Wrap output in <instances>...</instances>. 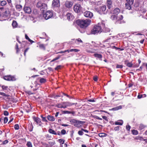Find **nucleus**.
Listing matches in <instances>:
<instances>
[{
  "mask_svg": "<svg viewBox=\"0 0 147 147\" xmlns=\"http://www.w3.org/2000/svg\"><path fill=\"white\" fill-rule=\"evenodd\" d=\"M91 22V20L90 19H86V20H78L76 21V24L79 25L80 27V28L79 29L81 33H84V30H83L81 31L82 28H85L87 27L90 24Z\"/></svg>",
  "mask_w": 147,
  "mask_h": 147,
  "instance_id": "obj_1",
  "label": "nucleus"
},
{
  "mask_svg": "<svg viewBox=\"0 0 147 147\" xmlns=\"http://www.w3.org/2000/svg\"><path fill=\"white\" fill-rule=\"evenodd\" d=\"M37 7L40 8V10L42 12H44L47 9V6L46 4L42 3L40 2H38L36 4Z\"/></svg>",
  "mask_w": 147,
  "mask_h": 147,
  "instance_id": "obj_2",
  "label": "nucleus"
},
{
  "mask_svg": "<svg viewBox=\"0 0 147 147\" xmlns=\"http://www.w3.org/2000/svg\"><path fill=\"white\" fill-rule=\"evenodd\" d=\"M101 32V27L99 26H95L91 31V33L92 34H95Z\"/></svg>",
  "mask_w": 147,
  "mask_h": 147,
  "instance_id": "obj_3",
  "label": "nucleus"
},
{
  "mask_svg": "<svg viewBox=\"0 0 147 147\" xmlns=\"http://www.w3.org/2000/svg\"><path fill=\"white\" fill-rule=\"evenodd\" d=\"M43 17L46 20H48L51 18L53 16V12L52 11H48L45 13L43 14Z\"/></svg>",
  "mask_w": 147,
  "mask_h": 147,
  "instance_id": "obj_4",
  "label": "nucleus"
},
{
  "mask_svg": "<svg viewBox=\"0 0 147 147\" xmlns=\"http://www.w3.org/2000/svg\"><path fill=\"white\" fill-rule=\"evenodd\" d=\"M99 13L100 14H105L107 12L106 7V6L104 5L100 6L99 8Z\"/></svg>",
  "mask_w": 147,
  "mask_h": 147,
  "instance_id": "obj_5",
  "label": "nucleus"
},
{
  "mask_svg": "<svg viewBox=\"0 0 147 147\" xmlns=\"http://www.w3.org/2000/svg\"><path fill=\"white\" fill-rule=\"evenodd\" d=\"M81 7L80 5L76 4L75 5L74 7V10L76 13L79 12L81 10Z\"/></svg>",
  "mask_w": 147,
  "mask_h": 147,
  "instance_id": "obj_6",
  "label": "nucleus"
},
{
  "mask_svg": "<svg viewBox=\"0 0 147 147\" xmlns=\"http://www.w3.org/2000/svg\"><path fill=\"white\" fill-rule=\"evenodd\" d=\"M60 5L59 0H53L52 1V6L53 7H59L60 6Z\"/></svg>",
  "mask_w": 147,
  "mask_h": 147,
  "instance_id": "obj_7",
  "label": "nucleus"
},
{
  "mask_svg": "<svg viewBox=\"0 0 147 147\" xmlns=\"http://www.w3.org/2000/svg\"><path fill=\"white\" fill-rule=\"evenodd\" d=\"M4 79L8 81H15L16 80L15 78L11 75H8L4 77Z\"/></svg>",
  "mask_w": 147,
  "mask_h": 147,
  "instance_id": "obj_8",
  "label": "nucleus"
},
{
  "mask_svg": "<svg viewBox=\"0 0 147 147\" xmlns=\"http://www.w3.org/2000/svg\"><path fill=\"white\" fill-rule=\"evenodd\" d=\"M84 15L86 17L91 18L93 16V14L90 11H86L84 13Z\"/></svg>",
  "mask_w": 147,
  "mask_h": 147,
  "instance_id": "obj_9",
  "label": "nucleus"
},
{
  "mask_svg": "<svg viewBox=\"0 0 147 147\" xmlns=\"http://www.w3.org/2000/svg\"><path fill=\"white\" fill-rule=\"evenodd\" d=\"M23 10L26 13H30L32 11L30 7L25 5L24 7Z\"/></svg>",
  "mask_w": 147,
  "mask_h": 147,
  "instance_id": "obj_10",
  "label": "nucleus"
},
{
  "mask_svg": "<svg viewBox=\"0 0 147 147\" xmlns=\"http://www.w3.org/2000/svg\"><path fill=\"white\" fill-rule=\"evenodd\" d=\"M107 5L108 8L109 9L112 8L113 7L112 1L111 0H107Z\"/></svg>",
  "mask_w": 147,
  "mask_h": 147,
  "instance_id": "obj_11",
  "label": "nucleus"
},
{
  "mask_svg": "<svg viewBox=\"0 0 147 147\" xmlns=\"http://www.w3.org/2000/svg\"><path fill=\"white\" fill-rule=\"evenodd\" d=\"M85 123V121L76 120V123L74 124V125L75 127H79L81 124H84Z\"/></svg>",
  "mask_w": 147,
  "mask_h": 147,
  "instance_id": "obj_12",
  "label": "nucleus"
},
{
  "mask_svg": "<svg viewBox=\"0 0 147 147\" xmlns=\"http://www.w3.org/2000/svg\"><path fill=\"white\" fill-rule=\"evenodd\" d=\"M65 5L66 7L69 8L72 6L73 3L71 2L66 1L65 2Z\"/></svg>",
  "mask_w": 147,
  "mask_h": 147,
  "instance_id": "obj_13",
  "label": "nucleus"
},
{
  "mask_svg": "<svg viewBox=\"0 0 147 147\" xmlns=\"http://www.w3.org/2000/svg\"><path fill=\"white\" fill-rule=\"evenodd\" d=\"M125 64L127 66L131 67L133 66V64L131 62H129L128 60H126L124 61Z\"/></svg>",
  "mask_w": 147,
  "mask_h": 147,
  "instance_id": "obj_14",
  "label": "nucleus"
},
{
  "mask_svg": "<svg viewBox=\"0 0 147 147\" xmlns=\"http://www.w3.org/2000/svg\"><path fill=\"white\" fill-rule=\"evenodd\" d=\"M66 16L67 20H71L74 18V16L70 13H68L66 14Z\"/></svg>",
  "mask_w": 147,
  "mask_h": 147,
  "instance_id": "obj_15",
  "label": "nucleus"
},
{
  "mask_svg": "<svg viewBox=\"0 0 147 147\" xmlns=\"http://www.w3.org/2000/svg\"><path fill=\"white\" fill-rule=\"evenodd\" d=\"M15 7L17 10L18 11H21L22 9V6L19 4H16L15 5Z\"/></svg>",
  "mask_w": 147,
  "mask_h": 147,
  "instance_id": "obj_16",
  "label": "nucleus"
},
{
  "mask_svg": "<svg viewBox=\"0 0 147 147\" xmlns=\"http://www.w3.org/2000/svg\"><path fill=\"white\" fill-rule=\"evenodd\" d=\"M33 119L37 124H38L39 123H40L41 121L40 119L38 117H33Z\"/></svg>",
  "mask_w": 147,
  "mask_h": 147,
  "instance_id": "obj_17",
  "label": "nucleus"
},
{
  "mask_svg": "<svg viewBox=\"0 0 147 147\" xmlns=\"http://www.w3.org/2000/svg\"><path fill=\"white\" fill-rule=\"evenodd\" d=\"M47 118L48 120L51 121H54L55 120L54 117L50 115H48L47 116Z\"/></svg>",
  "mask_w": 147,
  "mask_h": 147,
  "instance_id": "obj_18",
  "label": "nucleus"
},
{
  "mask_svg": "<svg viewBox=\"0 0 147 147\" xmlns=\"http://www.w3.org/2000/svg\"><path fill=\"white\" fill-rule=\"evenodd\" d=\"M132 5V4H130L129 3H128L127 2L125 4V8L128 10H130L131 8V6Z\"/></svg>",
  "mask_w": 147,
  "mask_h": 147,
  "instance_id": "obj_19",
  "label": "nucleus"
},
{
  "mask_svg": "<svg viewBox=\"0 0 147 147\" xmlns=\"http://www.w3.org/2000/svg\"><path fill=\"white\" fill-rule=\"evenodd\" d=\"M12 25L13 28H15L17 27L18 24L16 21L14 20L12 22Z\"/></svg>",
  "mask_w": 147,
  "mask_h": 147,
  "instance_id": "obj_20",
  "label": "nucleus"
},
{
  "mask_svg": "<svg viewBox=\"0 0 147 147\" xmlns=\"http://www.w3.org/2000/svg\"><path fill=\"white\" fill-rule=\"evenodd\" d=\"M122 108V106L121 105L116 107H115L112 108L111 110L113 111H117Z\"/></svg>",
  "mask_w": 147,
  "mask_h": 147,
  "instance_id": "obj_21",
  "label": "nucleus"
},
{
  "mask_svg": "<svg viewBox=\"0 0 147 147\" xmlns=\"http://www.w3.org/2000/svg\"><path fill=\"white\" fill-rule=\"evenodd\" d=\"M120 9L118 8H116L113 10V13L117 15L119 13Z\"/></svg>",
  "mask_w": 147,
  "mask_h": 147,
  "instance_id": "obj_22",
  "label": "nucleus"
},
{
  "mask_svg": "<svg viewBox=\"0 0 147 147\" xmlns=\"http://www.w3.org/2000/svg\"><path fill=\"white\" fill-rule=\"evenodd\" d=\"M49 132L51 134H55V135H57V134L56 132L53 130L51 129H50L49 130Z\"/></svg>",
  "mask_w": 147,
  "mask_h": 147,
  "instance_id": "obj_23",
  "label": "nucleus"
},
{
  "mask_svg": "<svg viewBox=\"0 0 147 147\" xmlns=\"http://www.w3.org/2000/svg\"><path fill=\"white\" fill-rule=\"evenodd\" d=\"M94 55L95 57H97L99 59H101L102 57V55L101 54L97 53L94 54Z\"/></svg>",
  "mask_w": 147,
  "mask_h": 147,
  "instance_id": "obj_24",
  "label": "nucleus"
},
{
  "mask_svg": "<svg viewBox=\"0 0 147 147\" xmlns=\"http://www.w3.org/2000/svg\"><path fill=\"white\" fill-rule=\"evenodd\" d=\"M25 37L26 39L28 40V41L30 42L31 44H32V43L34 42L32 40H31L26 34L25 35Z\"/></svg>",
  "mask_w": 147,
  "mask_h": 147,
  "instance_id": "obj_25",
  "label": "nucleus"
},
{
  "mask_svg": "<svg viewBox=\"0 0 147 147\" xmlns=\"http://www.w3.org/2000/svg\"><path fill=\"white\" fill-rule=\"evenodd\" d=\"M99 136L100 137H105L107 136V134L105 133H99L98 134Z\"/></svg>",
  "mask_w": 147,
  "mask_h": 147,
  "instance_id": "obj_26",
  "label": "nucleus"
},
{
  "mask_svg": "<svg viewBox=\"0 0 147 147\" xmlns=\"http://www.w3.org/2000/svg\"><path fill=\"white\" fill-rule=\"evenodd\" d=\"M145 126L144 125L142 124H141L139 126V129L140 130H142L145 127Z\"/></svg>",
  "mask_w": 147,
  "mask_h": 147,
  "instance_id": "obj_27",
  "label": "nucleus"
},
{
  "mask_svg": "<svg viewBox=\"0 0 147 147\" xmlns=\"http://www.w3.org/2000/svg\"><path fill=\"white\" fill-rule=\"evenodd\" d=\"M46 79L43 78H41L40 80V82L41 83H44L46 82Z\"/></svg>",
  "mask_w": 147,
  "mask_h": 147,
  "instance_id": "obj_28",
  "label": "nucleus"
},
{
  "mask_svg": "<svg viewBox=\"0 0 147 147\" xmlns=\"http://www.w3.org/2000/svg\"><path fill=\"white\" fill-rule=\"evenodd\" d=\"M121 122H118L117 121L115 122V125H122L123 123V122L122 120H121L120 121Z\"/></svg>",
  "mask_w": 147,
  "mask_h": 147,
  "instance_id": "obj_29",
  "label": "nucleus"
},
{
  "mask_svg": "<svg viewBox=\"0 0 147 147\" xmlns=\"http://www.w3.org/2000/svg\"><path fill=\"white\" fill-rule=\"evenodd\" d=\"M48 143L51 146H52L55 144V141L49 142Z\"/></svg>",
  "mask_w": 147,
  "mask_h": 147,
  "instance_id": "obj_30",
  "label": "nucleus"
},
{
  "mask_svg": "<svg viewBox=\"0 0 147 147\" xmlns=\"http://www.w3.org/2000/svg\"><path fill=\"white\" fill-rule=\"evenodd\" d=\"M58 141L61 144H63L65 142V140L63 139H59L58 140Z\"/></svg>",
  "mask_w": 147,
  "mask_h": 147,
  "instance_id": "obj_31",
  "label": "nucleus"
},
{
  "mask_svg": "<svg viewBox=\"0 0 147 147\" xmlns=\"http://www.w3.org/2000/svg\"><path fill=\"white\" fill-rule=\"evenodd\" d=\"M111 19L112 20H115L117 19V16L116 15H112L111 16Z\"/></svg>",
  "mask_w": 147,
  "mask_h": 147,
  "instance_id": "obj_32",
  "label": "nucleus"
},
{
  "mask_svg": "<svg viewBox=\"0 0 147 147\" xmlns=\"http://www.w3.org/2000/svg\"><path fill=\"white\" fill-rule=\"evenodd\" d=\"M132 132L133 134L135 135H137L138 134V131L137 130L134 129L132 130Z\"/></svg>",
  "mask_w": 147,
  "mask_h": 147,
  "instance_id": "obj_33",
  "label": "nucleus"
},
{
  "mask_svg": "<svg viewBox=\"0 0 147 147\" xmlns=\"http://www.w3.org/2000/svg\"><path fill=\"white\" fill-rule=\"evenodd\" d=\"M65 104H66L67 107H68L72 105H74L75 104L74 103H71L69 102H65Z\"/></svg>",
  "mask_w": 147,
  "mask_h": 147,
  "instance_id": "obj_34",
  "label": "nucleus"
},
{
  "mask_svg": "<svg viewBox=\"0 0 147 147\" xmlns=\"http://www.w3.org/2000/svg\"><path fill=\"white\" fill-rule=\"evenodd\" d=\"M39 47L40 49L43 50H45V47L43 44L40 45L39 46Z\"/></svg>",
  "mask_w": 147,
  "mask_h": 147,
  "instance_id": "obj_35",
  "label": "nucleus"
},
{
  "mask_svg": "<svg viewBox=\"0 0 147 147\" xmlns=\"http://www.w3.org/2000/svg\"><path fill=\"white\" fill-rule=\"evenodd\" d=\"M76 120L74 119H71L70 120V122L71 123V124H73L74 123L75 124Z\"/></svg>",
  "mask_w": 147,
  "mask_h": 147,
  "instance_id": "obj_36",
  "label": "nucleus"
},
{
  "mask_svg": "<svg viewBox=\"0 0 147 147\" xmlns=\"http://www.w3.org/2000/svg\"><path fill=\"white\" fill-rule=\"evenodd\" d=\"M26 145L28 147H32V146L31 143L30 142H27Z\"/></svg>",
  "mask_w": 147,
  "mask_h": 147,
  "instance_id": "obj_37",
  "label": "nucleus"
},
{
  "mask_svg": "<svg viewBox=\"0 0 147 147\" xmlns=\"http://www.w3.org/2000/svg\"><path fill=\"white\" fill-rule=\"evenodd\" d=\"M41 117L42 118V120L43 121L46 122H48L47 120L46 119V117H43L42 115H41Z\"/></svg>",
  "mask_w": 147,
  "mask_h": 147,
  "instance_id": "obj_38",
  "label": "nucleus"
},
{
  "mask_svg": "<svg viewBox=\"0 0 147 147\" xmlns=\"http://www.w3.org/2000/svg\"><path fill=\"white\" fill-rule=\"evenodd\" d=\"M79 50L77 49H72L69 50L70 52L74 51L75 52H77L79 51Z\"/></svg>",
  "mask_w": 147,
  "mask_h": 147,
  "instance_id": "obj_39",
  "label": "nucleus"
},
{
  "mask_svg": "<svg viewBox=\"0 0 147 147\" xmlns=\"http://www.w3.org/2000/svg\"><path fill=\"white\" fill-rule=\"evenodd\" d=\"M126 1L127 3L130 4H133L134 2V0H126Z\"/></svg>",
  "mask_w": 147,
  "mask_h": 147,
  "instance_id": "obj_40",
  "label": "nucleus"
},
{
  "mask_svg": "<svg viewBox=\"0 0 147 147\" xmlns=\"http://www.w3.org/2000/svg\"><path fill=\"white\" fill-rule=\"evenodd\" d=\"M3 90H7L8 88V87L7 86L3 85L1 86Z\"/></svg>",
  "mask_w": 147,
  "mask_h": 147,
  "instance_id": "obj_41",
  "label": "nucleus"
},
{
  "mask_svg": "<svg viewBox=\"0 0 147 147\" xmlns=\"http://www.w3.org/2000/svg\"><path fill=\"white\" fill-rule=\"evenodd\" d=\"M95 51V50L94 49H90L87 51L88 52L91 53H94Z\"/></svg>",
  "mask_w": 147,
  "mask_h": 147,
  "instance_id": "obj_42",
  "label": "nucleus"
},
{
  "mask_svg": "<svg viewBox=\"0 0 147 147\" xmlns=\"http://www.w3.org/2000/svg\"><path fill=\"white\" fill-rule=\"evenodd\" d=\"M6 4V1H2L1 2V5L2 6H4Z\"/></svg>",
  "mask_w": 147,
  "mask_h": 147,
  "instance_id": "obj_43",
  "label": "nucleus"
},
{
  "mask_svg": "<svg viewBox=\"0 0 147 147\" xmlns=\"http://www.w3.org/2000/svg\"><path fill=\"white\" fill-rule=\"evenodd\" d=\"M14 128L16 130L18 129L19 128L18 125V124H15L14 126Z\"/></svg>",
  "mask_w": 147,
  "mask_h": 147,
  "instance_id": "obj_44",
  "label": "nucleus"
},
{
  "mask_svg": "<svg viewBox=\"0 0 147 147\" xmlns=\"http://www.w3.org/2000/svg\"><path fill=\"white\" fill-rule=\"evenodd\" d=\"M105 32H109L110 31V29L107 28H103Z\"/></svg>",
  "mask_w": 147,
  "mask_h": 147,
  "instance_id": "obj_45",
  "label": "nucleus"
},
{
  "mask_svg": "<svg viewBox=\"0 0 147 147\" xmlns=\"http://www.w3.org/2000/svg\"><path fill=\"white\" fill-rule=\"evenodd\" d=\"M83 131H82V130L79 131L78 132V134L80 136L84 134V133L83 132Z\"/></svg>",
  "mask_w": 147,
  "mask_h": 147,
  "instance_id": "obj_46",
  "label": "nucleus"
},
{
  "mask_svg": "<svg viewBox=\"0 0 147 147\" xmlns=\"http://www.w3.org/2000/svg\"><path fill=\"white\" fill-rule=\"evenodd\" d=\"M60 58V56H59L57 57H56L55 58L53 59L52 61H51V62H53L55 60H58Z\"/></svg>",
  "mask_w": 147,
  "mask_h": 147,
  "instance_id": "obj_47",
  "label": "nucleus"
},
{
  "mask_svg": "<svg viewBox=\"0 0 147 147\" xmlns=\"http://www.w3.org/2000/svg\"><path fill=\"white\" fill-rule=\"evenodd\" d=\"M8 119L7 117H5L4 118V123H6L7 122Z\"/></svg>",
  "mask_w": 147,
  "mask_h": 147,
  "instance_id": "obj_48",
  "label": "nucleus"
},
{
  "mask_svg": "<svg viewBox=\"0 0 147 147\" xmlns=\"http://www.w3.org/2000/svg\"><path fill=\"white\" fill-rule=\"evenodd\" d=\"M120 127L119 126H117V127H115L114 128V130L115 131H118L119 130V128Z\"/></svg>",
  "mask_w": 147,
  "mask_h": 147,
  "instance_id": "obj_49",
  "label": "nucleus"
},
{
  "mask_svg": "<svg viewBox=\"0 0 147 147\" xmlns=\"http://www.w3.org/2000/svg\"><path fill=\"white\" fill-rule=\"evenodd\" d=\"M62 66L61 65H58L56 68H55V69L56 70H58L59 69H60Z\"/></svg>",
  "mask_w": 147,
  "mask_h": 147,
  "instance_id": "obj_50",
  "label": "nucleus"
},
{
  "mask_svg": "<svg viewBox=\"0 0 147 147\" xmlns=\"http://www.w3.org/2000/svg\"><path fill=\"white\" fill-rule=\"evenodd\" d=\"M123 17L122 15H121L119 17V18L118 20V22H119V20H122L123 19Z\"/></svg>",
  "mask_w": 147,
  "mask_h": 147,
  "instance_id": "obj_51",
  "label": "nucleus"
},
{
  "mask_svg": "<svg viewBox=\"0 0 147 147\" xmlns=\"http://www.w3.org/2000/svg\"><path fill=\"white\" fill-rule=\"evenodd\" d=\"M123 67V66L122 65H117L116 66V68H122Z\"/></svg>",
  "mask_w": 147,
  "mask_h": 147,
  "instance_id": "obj_52",
  "label": "nucleus"
},
{
  "mask_svg": "<svg viewBox=\"0 0 147 147\" xmlns=\"http://www.w3.org/2000/svg\"><path fill=\"white\" fill-rule=\"evenodd\" d=\"M1 95H2L4 96H5L6 97L8 96L9 95L8 94H6L5 93L3 92H1Z\"/></svg>",
  "mask_w": 147,
  "mask_h": 147,
  "instance_id": "obj_53",
  "label": "nucleus"
},
{
  "mask_svg": "<svg viewBox=\"0 0 147 147\" xmlns=\"http://www.w3.org/2000/svg\"><path fill=\"white\" fill-rule=\"evenodd\" d=\"M3 114L5 116H7L9 115V113L6 111H4Z\"/></svg>",
  "mask_w": 147,
  "mask_h": 147,
  "instance_id": "obj_54",
  "label": "nucleus"
},
{
  "mask_svg": "<svg viewBox=\"0 0 147 147\" xmlns=\"http://www.w3.org/2000/svg\"><path fill=\"white\" fill-rule=\"evenodd\" d=\"M9 13L8 11H5L4 12V15L5 16H8V14Z\"/></svg>",
  "mask_w": 147,
  "mask_h": 147,
  "instance_id": "obj_55",
  "label": "nucleus"
},
{
  "mask_svg": "<svg viewBox=\"0 0 147 147\" xmlns=\"http://www.w3.org/2000/svg\"><path fill=\"white\" fill-rule=\"evenodd\" d=\"M66 131L65 130L63 129L61 130V133L62 134H63V135L65 134H66Z\"/></svg>",
  "mask_w": 147,
  "mask_h": 147,
  "instance_id": "obj_56",
  "label": "nucleus"
},
{
  "mask_svg": "<svg viewBox=\"0 0 147 147\" xmlns=\"http://www.w3.org/2000/svg\"><path fill=\"white\" fill-rule=\"evenodd\" d=\"M131 127L129 125H127L126 126V129L128 131H129Z\"/></svg>",
  "mask_w": 147,
  "mask_h": 147,
  "instance_id": "obj_57",
  "label": "nucleus"
},
{
  "mask_svg": "<svg viewBox=\"0 0 147 147\" xmlns=\"http://www.w3.org/2000/svg\"><path fill=\"white\" fill-rule=\"evenodd\" d=\"M102 118L103 119L105 120L106 121H108V120L107 119V117L106 116H102Z\"/></svg>",
  "mask_w": 147,
  "mask_h": 147,
  "instance_id": "obj_58",
  "label": "nucleus"
},
{
  "mask_svg": "<svg viewBox=\"0 0 147 147\" xmlns=\"http://www.w3.org/2000/svg\"><path fill=\"white\" fill-rule=\"evenodd\" d=\"M58 108H63V107L62 105L61 104H58L57 105V106Z\"/></svg>",
  "mask_w": 147,
  "mask_h": 147,
  "instance_id": "obj_59",
  "label": "nucleus"
},
{
  "mask_svg": "<svg viewBox=\"0 0 147 147\" xmlns=\"http://www.w3.org/2000/svg\"><path fill=\"white\" fill-rule=\"evenodd\" d=\"M62 105L63 106V108H65L67 107L66 104H65V102Z\"/></svg>",
  "mask_w": 147,
  "mask_h": 147,
  "instance_id": "obj_60",
  "label": "nucleus"
},
{
  "mask_svg": "<svg viewBox=\"0 0 147 147\" xmlns=\"http://www.w3.org/2000/svg\"><path fill=\"white\" fill-rule=\"evenodd\" d=\"M93 80L95 81H97V77L94 76L93 78Z\"/></svg>",
  "mask_w": 147,
  "mask_h": 147,
  "instance_id": "obj_61",
  "label": "nucleus"
},
{
  "mask_svg": "<svg viewBox=\"0 0 147 147\" xmlns=\"http://www.w3.org/2000/svg\"><path fill=\"white\" fill-rule=\"evenodd\" d=\"M81 130L82 131H83L87 133H88V131L86 129H82Z\"/></svg>",
  "mask_w": 147,
  "mask_h": 147,
  "instance_id": "obj_62",
  "label": "nucleus"
},
{
  "mask_svg": "<svg viewBox=\"0 0 147 147\" xmlns=\"http://www.w3.org/2000/svg\"><path fill=\"white\" fill-rule=\"evenodd\" d=\"M8 142V141L7 140H6L3 142V144H5L7 143Z\"/></svg>",
  "mask_w": 147,
  "mask_h": 147,
  "instance_id": "obj_63",
  "label": "nucleus"
},
{
  "mask_svg": "<svg viewBox=\"0 0 147 147\" xmlns=\"http://www.w3.org/2000/svg\"><path fill=\"white\" fill-rule=\"evenodd\" d=\"M76 40L78 41V42H82V41L81 40V39L80 38H79L78 39H77Z\"/></svg>",
  "mask_w": 147,
  "mask_h": 147,
  "instance_id": "obj_64",
  "label": "nucleus"
}]
</instances>
